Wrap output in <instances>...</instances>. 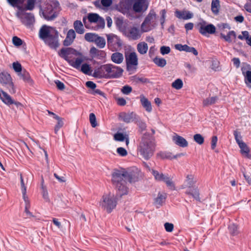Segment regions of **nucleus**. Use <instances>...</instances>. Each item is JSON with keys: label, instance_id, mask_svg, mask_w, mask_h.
Wrapping results in <instances>:
<instances>
[{"label": "nucleus", "instance_id": "nucleus-1", "mask_svg": "<svg viewBox=\"0 0 251 251\" xmlns=\"http://www.w3.org/2000/svg\"><path fill=\"white\" fill-rule=\"evenodd\" d=\"M143 177L141 171L135 168L131 171H127L124 169L115 170L112 174V182L118 193L121 196L126 195L128 192V187L126 181L129 183L138 181Z\"/></svg>", "mask_w": 251, "mask_h": 251}, {"label": "nucleus", "instance_id": "nucleus-2", "mask_svg": "<svg viewBox=\"0 0 251 251\" xmlns=\"http://www.w3.org/2000/svg\"><path fill=\"white\" fill-rule=\"evenodd\" d=\"M39 36L51 48L56 49L59 46V33L54 27L43 25L39 29Z\"/></svg>", "mask_w": 251, "mask_h": 251}, {"label": "nucleus", "instance_id": "nucleus-3", "mask_svg": "<svg viewBox=\"0 0 251 251\" xmlns=\"http://www.w3.org/2000/svg\"><path fill=\"white\" fill-rule=\"evenodd\" d=\"M123 71V69L119 67L107 64L95 70L93 76L98 78H118L122 75Z\"/></svg>", "mask_w": 251, "mask_h": 251}, {"label": "nucleus", "instance_id": "nucleus-4", "mask_svg": "<svg viewBox=\"0 0 251 251\" xmlns=\"http://www.w3.org/2000/svg\"><path fill=\"white\" fill-rule=\"evenodd\" d=\"M155 144L149 134H144L141 139L137 151L145 160H149L153 154Z\"/></svg>", "mask_w": 251, "mask_h": 251}, {"label": "nucleus", "instance_id": "nucleus-5", "mask_svg": "<svg viewBox=\"0 0 251 251\" xmlns=\"http://www.w3.org/2000/svg\"><path fill=\"white\" fill-rule=\"evenodd\" d=\"M118 198L113 190H107L102 195L99 201V207L107 213H111L116 207Z\"/></svg>", "mask_w": 251, "mask_h": 251}, {"label": "nucleus", "instance_id": "nucleus-6", "mask_svg": "<svg viewBox=\"0 0 251 251\" xmlns=\"http://www.w3.org/2000/svg\"><path fill=\"white\" fill-rule=\"evenodd\" d=\"M64 58L75 69H79L80 65L86 60V57L81 53L71 48L64 49Z\"/></svg>", "mask_w": 251, "mask_h": 251}, {"label": "nucleus", "instance_id": "nucleus-7", "mask_svg": "<svg viewBox=\"0 0 251 251\" xmlns=\"http://www.w3.org/2000/svg\"><path fill=\"white\" fill-rule=\"evenodd\" d=\"M157 15L154 10H151L141 25L142 32H148L157 25Z\"/></svg>", "mask_w": 251, "mask_h": 251}, {"label": "nucleus", "instance_id": "nucleus-8", "mask_svg": "<svg viewBox=\"0 0 251 251\" xmlns=\"http://www.w3.org/2000/svg\"><path fill=\"white\" fill-rule=\"evenodd\" d=\"M126 70L130 74L134 73L137 69L138 58L135 52L125 53Z\"/></svg>", "mask_w": 251, "mask_h": 251}, {"label": "nucleus", "instance_id": "nucleus-9", "mask_svg": "<svg viewBox=\"0 0 251 251\" xmlns=\"http://www.w3.org/2000/svg\"><path fill=\"white\" fill-rule=\"evenodd\" d=\"M151 172L155 180L159 181L164 182L169 189L172 190H176L175 185L172 179L168 176L164 175L162 173L153 169L151 170Z\"/></svg>", "mask_w": 251, "mask_h": 251}, {"label": "nucleus", "instance_id": "nucleus-10", "mask_svg": "<svg viewBox=\"0 0 251 251\" xmlns=\"http://www.w3.org/2000/svg\"><path fill=\"white\" fill-rule=\"evenodd\" d=\"M0 82L7 87L11 94L16 93V88L10 75L7 73H0Z\"/></svg>", "mask_w": 251, "mask_h": 251}, {"label": "nucleus", "instance_id": "nucleus-11", "mask_svg": "<svg viewBox=\"0 0 251 251\" xmlns=\"http://www.w3.org/2000/svg\"><path fill=\"white\" fill-rule=\"evenodd\" d=\"M197 26L200 33L204 36L214 34L216 31V28L213 25L208 24L204 21L198 23Z\"/></svg>", "mask_w": 251, "mask_h": 251}, {"label": "nucleus", "instance_id": "nucleus-12", "mask_svg": "<svg viewBox=\"0 0 251 251\" xmlns=\"http://www.w3.org/2000/svg\"><path fill=\"white\" fill-rule=\"evenodd\" d=\"M220 30L221 31L220 37L221 38L224 39L228 43H231L233 40H235L236 38V35L234 31H230L228 32L227 35L224 34L225 29L227 28L230 29V26L226 24H223L219 26Z\"/></svg>", "mask_w": 251, "mask_h": 251}, {"label": "nucleus", "instance_id": "nucleus-13", "mask_svg": "<svg viewBox=\"0 0 251 251\" xmlns=\"http://www.w3.org/2000/svg\"><path fill=\"white\" fill-rule=\"evenodd\" d=\"M143 32L138 27L132 26L127 28L124 34L130 39L137 40L141 37Z\"/></svg>", "mask_w": 251, "mask_h": 251}, {"label": "nucleus", "instance_id": "nucleus-14", "mask_svg": "<svg viewBox=\"0 0 251 251\" xmlns=\"http://www.w3.org/2000/svg\"><path fill=\"white\" fill-rule=\"evenodd\" d=\"M182 189L184 190V193L186 195L191 197L197 201H201L200 190L196 185L192 186L185 187Z\"/></svg>", "mask_w": 251, "mask_h": 251}, {"label": "nucleus", "instance_id": "nucleus-15", "mask_svg": "<svg viewBox=\"0 0 251 251\" xmlns=\"http://www.w3.org/2000/svg\"><path fill=\"white\" fill-rule=\"evenodd\" d=\"M182 189L184 190V193L186 195L191 197L197 201H201L200 190L196 185L192 186L185 187Z\"/></svg>", "mask_w": 251, "mask_h": 251}, {"label": "nucleus", "instance_id": "nucleus-16", "mask_svg": "<svg viewBox=\"0 0 251 251\" xmlns=\"http://www.w3.org/2000/svg\"><path fill=\"white\" fill-rule=\"evenodd\" d=\"M17 16L22 23L26 26L30 25L34 22V17L32 13L21 12H18Z\"/></svg>", "mask_w": 251, "mask_h": 251}, {"label": "nucleus", "instance_id": "nucleus-17", "mask_svg": "<svg viewBox=\"0 0 251 251\" xmlns=\"http://www.w3.org/2000/svg\"><path fill=\"white\" fill-rule=\"evenodd\" d=\"M44 18L48 21L53 20L58 15V10L56 7L52 8L51 5H48L47 9L43 12Z\"/></svg>", "mask_w": 251, "mask_h": 251}, {"label": "nucleus", "instance_id": "nucleus-18", "mask_svg": "<svg viewBox=\"0 0 251 251\" xmlns=\"http://www.w3.org/2000/svg\"><path fill=\"white\" fill-rule=\"evenodd\" d=\"M133 10L135 12L139 13L146 11L148 7L149 3L148 0H133Z\"/></svg>", "mask_w": 251, "mask_h": 251}, {"label": "nucleus", "instance_id": "nucleus-19", "mask_svg": "<svg viewBox=\"0 0 251 251\" xmlns=\"http://www.w3.org/2000/svg\"><path fill=\"white\" fill-rule=\"evenodd\" d=\"M197 182L195 175L193 173H189L185 176L183 183L181 185L180 189L195 185Z\"/></svg>", "mask_w": 251, "mask_h": 251}, {"label": "nucleus", "instance_id": "nucleus-20", "mask_svg": "<svg viewBox=\"0 0 251 251\" xmlns=\"http://www.w3.org/2000/svg\"><path fill=\"white\" fill-rule=\"evenodd\" d=\"M167 197V194L164 192H159L154 199V204L157 207L163 206L165 203Z\"/></svg>", "mask_w": 251, "mask_h": 251}, {"label": "nucleus", "instance_id": "nucleus-21", "mask_svg": "<svg viewBox=\"0 0 251 251\" xmlns=\"http://www.w3.org/2000/svg\"><path fill=\"white\" fill-rule=\"evenodd\" d=\"M184 154L183 153L177 154L176 155H174L172 152L168 151H160L157 153V157L162 159H176L178 157L183 156Z\"/></svg>", "mask_w": 251, "mask_h": 251}, {"label": "nucleus", "instance_id": "nucleus-22", "mask_svg": "<svg viewBox=\"0 0 251 251\" xmlns=\"http://www.w3.org/2000/svg\"><path fill=\"white\" fill-rule=\"evenodd\" d=\"M172 139L173 142L179 147L185 148L188 146V143L187 140L183 137L176 133H174L172 136Z\"/></svg>", "mask_w": 251, "mask_h": 251}, {"label": "nucleus", "instance_id": "nucleus-23", "mask_svg": "<svg viewBox=\"0 0 251 251\" xmlns=\"http://www.w3.org/2000/svg\"><path fill=\"white\" fill-rule=\"evenodd\" d=\"M90 54L92 58H97L102 59L106 56V53L103 50H100L93 47L90 50Z\"/></svg>", "mask_w": 251, "mask_h": 251}, {"label": "nucleus", "instance_id": "nucleus-24", "mask_svg": "<svg viewBox=\"0 0 251 251\" xmlns=\"http://www.w3.org/2000/svg\"><path fill=\"white\" fill-rule=\"evenodd\" d=\"M76 37V33L74 29H70L66 35L65 39L64 40V46H69L74 42Z\"/></svg>", "mask_w": 251, "mask_h": 251}, {"label": "nucleus", "instance_id": "nucleus-25", "mask_svg": "<svg viewBox=\"0 0 251 251\" xmlns=\"http://www.w3.org/2000/svg\"><path fill=\"white\" fill-rule=\"evenodd\" d=\"M0 99L4 104L8 106L13 104L14 102L11 97L1 89L0 90Z\"/></svg>", "mask_w": 251, "mask_h": 251}, {"label": "nucleus", "instance_id": "nucleus-26", "mask_svg": "<svg viewBox=\"0 0 251 251\" xmlns=\"http://www.w3.org/2000/svg\"><path fill=\"white\" fill-rule=\"evenodd\" d=\"M140 102L146 111L148 113H151L152 111V108L151 101L145 97L143 95H141L140 96Z\"/></svg>", "mask_w": 251, "mask_h": 251}, {"label": "nucleus", "instance_id": "nucleus-27", "mask_svg": "<svg viewBox=\"0 0 251 251\" xmlns=\"http://www.w3.org/2000/svg\"><path fill=\"white\" fill-rule=\"evenodd\" d=\"M175 48L179 51H185L188 52H192L195 55H197L198 52L195 48L190 47L187 45H182L181 44H176L175 45Z\"/></svg>", "mask_w": 251, "mask_h": 251}, {"label": "nucleus", "instance_id": "nucleus-28", "mask_svg": "<svg viewBox=\"0 0 251 251\" xmlns=\"http://www.w3.org/2000/svg\"><path fill=\"white\" fill-rule=\"evenodd\" d=\"M175 15L177 18L183 20L190 19L193 17V14L192 13L186 10H176L175 12Z\"/></svg>", "mask_w": 251, "mask_h": 251}, {"label": "nucleus", "instance_id": "nucleus-29", "mask_svg": "<svg viewBox=\"0 0 251 251\" xmlns=\"http://www.w3.org/2000/svg\"><path fill=\"white\" fill-rule=\"evenodd\" d=\"M238 146L240 149V153L242 156L248 159H251V154L250 153V150L247 145L243 142L239 144Z\"/></svg>", "mask_w": 251, "mask_h": 251}, {"label": "nucleus", "instance_id": "nucleus-30", "mask_svg": "<svg viewBox=\"0 0 251 251\" xmlns=\"http://www.w3.org/2000/svg\"><path fill=\"white\" fill-rule=\"evenodd\" d=\"M107 43L108 46H114L117 44L118 46L121 45V43L119 37L115 35L108 34L107 35Z\"/></svg>", "mask_w": 251, "mask_h": 251}, {"label": "nucleus", "instance_id": "nucleus-31", "mask_svg": "<svg viewBox=\"0 0 251 251\" xmlns=\"http://www.w3.org/2000/svg\"><path fill=\"white\" fill-rule=\"evenodd\" d=\"M111 59L113 63L120 64L123 62L124 57L122 53L116 52L111 54Z\"/></svg>", "mask_w": 251, "mask_h": 251}, {"label": "nucleus", "instance_id": "nucleus-32", "mask_svg": "<svg viewBox=\"0 0 251 251\" xmlns=\"http://www.w3.org/2000/svg\"><path fill=\"white\" fill-rule=\"evenodd\" d=\"M241 70L245 77L246 84L248 87L251 88V71L246 70L245 67H243Z\"/></svg>", "mask_w": 251, "mask_h": 251}, {"label": "nucleus", "instance_id": "nucleus-33", "mask_svg": "<svg viewBox=\"0 0 251 251\" xmlns=\"http://www.w3.org/2000/svg\"><path fill=\"white\" fill-rule=\"evenodd\" d=\"M74 27L75 31L80 34H82L85 32V29L82 23L79 20H76L74 23Z\"/></svg>", "mask_w": 251, "mask_h": 251}, {"label": "nucleus", "instance_id": "nucleus-34", "mask_svg": "<svg viewBox=\"0 0 251 251\" xmlns=\"http://www.w3.org/2000/svg\"><path fill=\"white\" fill-rule=\"evenodd\" d=\"M115 23L120 30L124 33L127 28V24L124 22L123 19L119 18L116 19Z\"/></svg>", "mask_w": 251, "mask_h": 251}, {"label": "nucleus", "instance_id": "nucleus-35", "mask_svg": "<svg viewBox=\"0 0 251 251\" xmlns=\"http://www.w3.org/2000/svg\"><path fill=\"white\" fill-rule=\"evenodd\" d=\"M137 50L141 54H145L148 51V46L144 42H140L137 44Z\"/></svg>", "mask_w": 251, "mask_h": 251}, {"label": "nucleus", "instance_id": "nucleus-36", "mask_svg": "<svg viewBox=\"0 0 251 251\" xmlns=\"http://www.w3.org/2000/svg\"><path fill=\"white\" fill-rule=\"evenodd\" d=\"M77 69L80 70L84 74L88 75H90L92 74V68L90 67V66L87 63L82 64L81 66V65H80V68Z\"/></svg>", "mask_w": 251, "mask_h": 251}, {"label": "nucleus", "instance_id": "nucleus-37", "mask_svg": "<svg viewBox=\"0 0 251 251\" xmlns=\"http://www.w3.org/2000/svg\"><path fill=\"white\" fill-rule=\"evenodd\" d=\"M18 75L20 79L23 80L25 82L30 83L32 81L29 74L25 70H24L18 74Z\"/></svg>", "mask_w": 251, "mask_h": 251}, {"label": "nucleus", "instance_id": "nucleus-38", "mask_svg": "<svg viewBox=\"0 0 251 251\" xmlns=\"http://www.w3.org/2000/svg\"><path fill=\"white\" fill-rule=\"evenodd\" d=\"M136 114L133 112H129L123 114V120L126 123H130L135 118Z\"/></svg>", "mask_w": 251, "mask_h": 251}, {"label": "nucleus", "instance_id": "nucleus-39", "mask_svg": "<svg viewBox=\"0 0 251 251\" xmlns=\"http://www.w3.org/2000/svg\"><path fill=\"white\" fill-rule=\"evenodd\" d=\"M218 98L217 96L210 97L204 99L203 101V105L204 106H208L210 105L214 104L218 100Z\"/></svg>", "mask_w": 251, "mask_h": 251}, {"label": "nucleus", "instance_id": "nucleus-40", "mask_svg": "<svg viewBox=\"0 0 251 251\" xmlns=\"http://www.w3.org/2000/svg\"><path fill=\"white\" fill-rule=\"evenodd\" d=\"M220 7L219 0H213L211 3V10L214 14H218Z\"/></svg>", "mask_w": 251, "mask_h": 251}, {"label": "nucleus", "instance_id": "nucleus-41", "mask_svg": "<svg viewBox=\"0 0 251 251\" xmlns=\"http://www.w3.org/2000/svg\"><path fill=\"white\" fill-rule=\"evenodd\" d=\"M94 43L96 44L97 46L100 49L104 48L106 45L105 39L102 37L99 36V35H98Z\"/></svg>", "mask_w": 251, "mask_h": 251}, {"label": "nucleus", "instance_id": "nucleus-42", "mask_svg": "<svg viewBox=\"0 0 251 251\" xmlns=\"http://www.w3.org/2000/svg\"><path fill=\"white\" fill-rule=\"evenodd\" d=\"M238 226L234 224H231L229 226V229L230 234L232 236H236L239 233Z\"/></svg>", "mask_w": 251, "mask_h": 251}, {"label": "nucleus", "instance_id": "nucleus-43", "mask_svg": "<svg viewBox=\"0 0 251 251\" xmlns=\"http://www.w3.org/2000/svg\"><path fill=\"white\" fill-rule=\"evenodd\" d=\"M68 193L70 194H72L74 197V199L76 201H79L81 200V196L79 192L76 189H70L69 190H67Z\"/></svg>", "mask_w": 251, "mask_h": 251}, {"label": "nucleus", "instance_id": "nucleus-44", "mask_svg": "<svg viewBox=\"0 0 251 251\" xmlns=\"http://www.w3.org/2000/svg\"><path fill=\"white\" fill-rule=\"evenodd\" d=\"M153 62L158 67H164L166 65V60L162 58L156 57L153 59Z\"/></svg>", "mask_w": 251, "mask_h": 251}, {"label": "nucleus", "instance_id": "nucleus-45", "mask_svg": "<svg viewBox=\"0 0 251 251\" xmlns=\"http://www.w3.org/2000/svg\"><path fill=\"white\" fill-rule=\"evenodd\" d=\"M100 16L96 13H89L87 18L90 23H97L100 18Z\"/></svg>", "mask_w": 251, "mask_h": 251}, {"label": "nucleus", "instance_id": "nucleus-46", "mask_svg": "<svg viewBox=\"0 0 251 251\" xmlns=\"http://www.w3.org/2000/svg\"><path fill=\"white\" fill-rule=\"evenodd\" d=\"M98 35V34H95V33H87L85 34L84 38L88 42H95Z\"/></svg>", "mask_w": 251, "mask_h": 251}, {"label": "nucleus", "instance_id": "nucleus-47", "mask_svg": "<svg viewBox=\"0 0 251 251\" xmlns=\"http://www.w3.org/2000/svg\"><path fill=\"white\" fill-rule=\"evenodd\" d=\"M172 86L176 90L180 89L183 86V82L181 79L177 78L172 83Z\"/></svg>", "mask_w": 251, "mask_h": 251}, {"label": "nucleus", "instance_id": "nucleus-48", "mask_svg": "<svg viewBox=\"0 0 251 251\" xmlns=\"http://www.w3.org/2000/svg\"><path fill=\"white\" fill-rule=\"evenodd\" d=\"M89 121L91 126L93 127H95L98 126V123L96 120V117L95 115L91 113L89 115Z\"/></svg>", "mask_w": 251, "mask_h": 251}, {"label": "nucleus", "instance_id": "nucleus-49", "mask_svg": "<svg viewBox=\"0 0 251 251\" xmlns=\"http://www.w3.org/2000/svg\"><path fill=\"white\" fill-rule=\"evenodd\" d=\"M194 140L199 145H202L204 142V138L200 134L194 135Z\"/></svg>", "mask_w": 251, "mask_h": 251}, {"label": "nucleus", "instance_id": "nucleus-50", "mask_svg": "<svg viewBox=\"0 0 251 251\" xmlns=\"http://www.w3.org/2000/svg\"><path fill=\"white\" fill-rule=\"evenodd\" d=\"M35 0H27L25 9L28 10H32L35 6Z\"/></svg>", "mask_w": 251, "mask_h": 251}, {"label": "nucleus", "instance_id": "nucleus-51", "mask_svg": "<svg viewBox=\"0 0 251 251\" xmlns=\"http://www.w3.org/2000/svg\"><path fill=\"white\" fill-rule=\"evenodd\" d=\"M127 134L124 135L122 133H117L114 136V139L116 141H124Z\"/></svg>", "mask_w": 251, "mask_h": 251}, {"label": "nucleus", "instance_id": "nucleus-52", "mask_svg": "<svg viewBox=\"0 0 251 251\" xmlns=\"http://www.w3.org/2000/svg\"><path fill=\"white\" fill-rule=\"evenodd\" d=\"M243 175L248 183L251 185V169H248Z\"/></svg>", "mask_w": 251, "mask_h": 251}, {"label": "nucleus", "instance_id": "nucleus-53", "mask_svg": "<svg viewBox=\"0 0 251 251\" xmlns=\"http://www.w3.org/2000/svg\"><path fill=\"white\" fill-rule=\"evenodd\" d=\"M117 153L121 156L124 157L127 155V151L123 147H119L117 149Z\"/></svg>", "mask_w": 251, "mask_h": 251}, {"label": "nucleus", "instance_id": "nucleus-54", "mask_svg": "<svg viewBox=\"0 0 251 251\" xmlns=\"http://www.w3.org/2000/svg\"><path fill=\"white\" fill-rule=\"evenodd\" d=\"M132 90L131 87L128 85H125L121 89V92L125 95H128Z\"/></svg>", "mask_w": 251, "mask_h": 251}, {"label": "nucleus", "instance_id": "nucleus-55", "mask_svg": "<svg viewBox=\"0 0 251 251\" xmlns=\"http://www.w3.org/2000/svg\"><path fill=\"white\" fill-rule=\"evenodd\" d=\"M234 135L235 136V139L237 143L238 144V145L243 142L242 139V137L240 132H239L237 131H235L234 132Z\"/></svg>", "mask_w": 251, "mask_h": 251}, {"label": "nucleus", "instance_id": "nucleus-56", "mask_svg": "<svg viewBox=\"0 0 251 251\" xmlns=\"http://www.w3.org/2000/svg\"><path fill=\"white\" fill-rule=\"evenodd\" d=\"M13 68L15 71L18 74L23 71L21 64L18 62L13 63Z\"/></svg>", "mask_w": 251, "mask_h": 251}, {"label": "nucleus", "instance_id": "nucleus-57", "mask_svg": "<svg viewBox=\"0 0 251 251\" xmlns=\"http://www.w3.org/2000/svg\"><path fill=\"white\" fill-rule=\"evenodd\" d=\"M12 42L13 44L15 46H20L22 45L23 41L21 39L18 37L17 36H14L12 38Z\"/></svg>", "mask_w": 251, "mask_h": 251}, {"label": "nucleus", "instance_id": "nucleus-58", "mask_svg": "<svg viewBox=\"0 0 251 251\" xmlns=\"http://www.w3.org/2000/svg\"><path fill=\"white\" fill-rule=\"evenodd\" d=\"M24 0H7V2L12 6H17L18 4L22 3Z\"/></svg>", "mask_w": 251, "mask_h": 251}, {"label": "nucleus", "instance_id": "nucleus-59", "mask_svg": "<svg viewBox=\"0 0 251 251\" xmlns=\"http://www.w3.org/2000/svg\"><path fill=\"white\" fill-rule=\"evenodd\" d=\"M164 227L166 231L171 232H172L174 229V225L172 223H166L164 224Z\"/></svg>", "mask_w": 251, "mask_h": 251}, {"label": "nucleus", "instance_id": "nucleus-60", "mask_svg": "<svg viewBox=\"0 0 251 251\" xmlns=\"http://www.w3.org/2000/svg\"><path fill=\"white\" fill-rule=\"evenodd\" d=\"M170 51L171 50L169 47L162 46L160 48V52L163 55L168 54Z\"/></svg>", "mask_w": 251, "mask_h": 251}, {"label": "nucleus", "instance_id": "nucleus-61", "mask_svg": "<svg viewBox=\"0 0 251 251\" xmlns=\"http://www.w3.org/2000/svg\"><path fill=\"white\" fill-rule=\"evenodd\" d=\"M218 141V138L216 136H214L212 137L211 139V149L214 150L215 149L217 146V142Z\"/></svg>", "mask_w": 251, "mask_h": 251}, {"label": "nucleus", "instance_id": "nucleus-62", "mask_svg": "<svg viewBox=\"0 0 251 251\" xmlns=\"http://www.w3.org/2000/svg\"><path fill=\"white\" fill-rule=\"evenodd\" d=\"M98 24V28H103L105 26V22L103 18L100 17L97 23Z\"/></svg>", "mask_w": 251, "mask_h": 251}, {"label": "nucleus", "instance_id": "nucleus-63", "mask_svg": "<svg viewBox=\"0 0 251 251\" xmlns=\"http://www.w3.org/2000/svg\"><path fill=\"white\" fill-rule=\"evenodd\" d=\"M117 103L121 106L125 105L126 103V100L123 98H118L116 99Z\"/></svg>", "mask_w": 251, "mask_h": 251}, {"label": "nucleus", "instance_id": "nucleus-64", "mask_svg": "<svg viewBox=\"0 0 251 251\" xmlns=\"http://www.w3.org/2000/svg\"><path fill=\"white\" fill-rule=\"evenodd\" d=\"M211 68L215 71H218L219 70V62L217 61H213Z\"/></svg>", "mask_w": 251, "mask_h": 251}]
</instances>
